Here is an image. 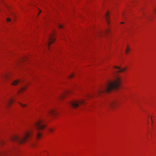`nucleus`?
<instances>
[{
    "label": "nucleus",
    "instance_id": "25",
    "mask_svg": "<svg viewBox=\"0 0 156 156\" xmlns=\"http://www.w3.org/2000/svg\"><path fill=\"white\" fill-rule=\"evenodd\" d=\"M151 121H152V123H153V122H153V120H152V118H151Z\"/></svg>",
    "mask_w": 156,
    "mask_h": 156
},
{
    "label": "nucleus",
    "instance_id": "21",
    "mask_svg": "<svg viewBox=\"0 0 156 156\" xmlns=\"http://www.w3.org/2000/svg\"><path fill=\"white\" fill-rule=\"evenodd\" d=\"M110 31V30L109 29H107L106 31H105V33H108Z\"/></svg>",
    "mask_w": 156,
    "mask_h": 156
},
{
    "label": "nucleus",
    "instance_id": "13",
    "mask_svg": "<svg viewBox=\"0 0 156 156\" xmlns=\"http://www.w3.org/2000/svg\"><path fill=\"white\" fill-rule=\"evenodd\" d=\"M41 136V133L39 132H37L36 133V136L37 139L39 138Z\"/></svg>",
    "mask_w": 156,
    "mask_h": 156
},
{
    "label": "nucleus",
    "instance_id": "10",
    "mask_svg": "<svg viewBox=\"0 0 156 156\" xmlns=\"http://www.w3.org/2000/svg\"><path fill=\"white\" fill-rule=\"evenodd\" d=\"M14 100V99L13 98H10L7 101V102L6 103L7 106H8L9 105L11 104L12 102Z\"/></svg>",
    "mask_w": 156,
    "mask_h": 156
},
{
    "label": "nucleus",
    "instance_id": "5",
    "mask_svg": "<svg viewBox=\"0 0 156 156\" xmlns=\"http://www.w3.org/2000/svg\"><path fill=\"white\" fill-rule=\"evenodd\" d=\"M54 33H53L52 34H50L49 36V37L48 39V42L47 44L48 48L50 46L51 44L54 42L55 40V39L54 37Z\"/></svg>",
    "mask_w": 156,
    "mask_h": 156
},
{
    "label": "nucleus",
    "instance_id": "22",
    "mask_svg": "<svg viewBox=\"0 0 156 156\" xmlns=\"http://www.w3.org/2000/svg\"><path fill=\"white\" fill-rule=\"evenodd\" d=\"M153 12H154V13L156 14V9L154 8L153 9Z\"/></svg>",
    "mask_w": 156,
    "mask_h": 156
},
{
    "label": "nucleus",
    "instance_id": "23",
    "mask_svg": "<svg viewBox=\"0 0 156 156\" xmlns=\"http://www.w3.org/2000/svg\"><path fill=\"white\" fill-rule=\"evenodd\" d=\"M65 96V95H63L60 97V98H62Z\"/></svg>",
    "mask_w": 156,
    "mask_h": 156
},
{
    "label": "nucleus",
    "instance_id": "3",
    "mask_svg": "<svg viewBox=\"0 0 156 156\" xmlns=\"http://www.w3.org/2000/svg\"><path fill=\"white\" fill-rule=\"evenodd\" d=\"M84 100H82L80 101H70L68 104V105L74 108H76L79 106V104L82 105L84 104Z\"/></svg>",
    "mask_w": 156,
    "mask_h": 156
},
{
    "label": "nucleus",
    "instance_id": "1",
    "mask_svg": "<svg viewBox=\"0 0 156 156\" xmlns=\"http://www.w3.org/2000/svg\"><path fill=\"white\" fill-rule=\"evenodd\" d=\"M121 83V78L117 76L114 80L109 81L105 85L101 87L99 90H97L95 93L94 94V95L102 96L105 95L114 90L118 89Z\"/></svg>",
    "mask_w": 156,
    "mask_h": 156
},
{
    "label": "nucleus",
    "instance_id": "11",
    "mask_svg": "<svg viewBox=\"0 0 156 156\" xmlns=\"http://www.w3.org/2000/svg\"><path fill=\"white\" fill-rule=\"evenodd\" d=\"M105 19L106 20L107 23L109 24V13L108 12H107L105 14Z\"/></svg>",
    "mask_w": 156,
    "mask_h": 156
},
{
    "label": "nucleus",
    "instance_id": "19",
    "mask_svg": "<svg viewBox=\"0 0 156 156\" xmlns=\"http://www.w3.org/2000/svg\"><path fill=\"white\" fill-rule=\"evenodd\" d=\"M74 76V74H72L69 76V78H72V77H73Z\"/></svg>",
    "mask_w": 156,
    "mask_h": 156
},
{
    "label": "nucleus",
    "instance_id": "26",
    "mask_svg": "<svg viewBox=\"0 0 156 156\" xmlns=\"http://www.w3.org/2000/svg\"><path fill=\"white\" fill-rule=\"evenodd\" d=\"M124 23V22H121V24H123Z\"/></svg>",
    "mask_w": 156,
    "mask_h": 156
},
{
    "label": "nucleus",
    "instance_id": "24",
    "mask_svg": "<svg viewBox=\"0 0 156 156\" xmlns=\"http://www.w3.org/2000/svg\"><path fill=\"white\" fill-rule=\"evenodd\" d=\"M26 60V59L25 58H23L22 60L23 61H24Z\"/></svg>",
    "mask_w": 156,
    "mask_h": 156
},
{
    "label": "nucleus",
    "instance_id": "9",
    "mask_svg": "<svg viewBox=\"0 0 156 156\" xmlns=\"http://www.w3.org/2000/svg\"><path fill=\"white\" fill-rule=\"evenodd\" d=\"M48 113V114L53 115H55L56 114L55 110L54 109L49 110Z\"/></svg>",
    "mask_w": 156,
    "mask_h": 156
},
{
    "label": "nucleus",
    "instance_id": "2",
    "mask_svg": "<svg viewBox=\"0 0 156 156\" xmlns=\"http://www.w3.org/2000/svg\"><path fill=\"white\" fill-rule=\"evenodd\" d=\"M32 133V132L31 130H27L20 136L17 135L12 136L11 138V139L13 141L16 142L20 144H23L26 142L30 139Z\"/></svg>",
    "mask_w": 156,
    "mask_h": 156
},
{
    "label": "nucleus",
    "instance_id": "7",
    "mask_svg": "<svg viewBox=\"0 0 156 156\" xmlns=\"http://www.w3.org/2000/svg\"><path fill=\"white\" fill-rule=\"evenodd\" d=\"M0 77L2 79H7L9 77V74L8 73H4L1 75Z\"/></svg>",
    "mask_w": 156,
    "mask_h": 156
},
{
    "label": "nucleus",
    "instance_id": "18",
    "mask_svg": "<svg viewBox=\"0 0 156 156\" xmlns=\"http://www.w3.org/2000/svg\"><path fill=\"white\" fill-rule=\"evenodd\" d=\"M7 21L8 22L11 21V19L9 18H7Z\"/></svg>",
    "mask_w": 156,
    "mask_h": 156
},
{
    "label": "nucleus",
    "instance_id": "16",
    "mask_svg": "<svg viewBox=\"0 0 156 156\" xmlns=\"http://www.w3.org/2000/svg\"><path fill=\"white\" fill-rule=\"evenodd\" d=\"M26 87H22L20 89V92H21L22 91L24 90L25 89Z\"/></svg>",
    "mask_w": 156,
    "mask_h": 156
},
{
    "label": "nucleus",
    "instance_id": "8",
    "mask_svg": "<svg viewBox=\"0 0 156 156\" xmlns=\"http://www.w3.org/2000/svg\"><path fill=\"white\" fill-rule=\"evenodd\" d=\"M114 68L115 69H120L119 70H118L117 71V73H120V72H122L124 71H125L126 69V68H124L122 69H121V67L119 66H114Z\"/></svg>",
    "mask_w": 156,
    "mask_h": 156
},
{
    "label": "nucleus",
    "instance_id": "12",
    "mask_svg": "<svg viewBox=\"0 0 156 156\" xmlns=\"http://www.w3.org/2000/svg\"><path fill=\"white\" fill-rule=\"evenodd\" d=\"M20 80H16L13 81L11 83L12 85H16L19 83L20 82Z\"/></svg>",
    "mask_w": 156,
    "mask_h": 156
},
{
    "label": "nucleus",
    "instance_id": "15",
    "mask_svg": "<svg viewBox=\"0 0 156 156\" xmlns=\"http://www.w3.org/2000/svg\"><path fill=\"white\" fill-rule=\"evenodd\" d=\"M19 104L23 107H24L26 106V105L22 104L21 103H19Z\"/></svg>",
    "mask_w": 156,
    "mask_h": 156
},
{
    "label": "nucleus",
    "instance_id": "27",
    "mask_svg": "<svg viewBox=\"0 0 156 156\" xmlns=\"http://www.w3.org/2000/svg\"><path fill=\"white\" fill-rule=\"evenodd\" d=\"M92 95H90V96H89V97H92Z\"/></svg>",
    "mask_w": 156,
    "mask_h": 156
},
{
    "label": "nucleus",
    "instance_id": "6",
    "mask_svg": "<svg viewBox=\"0 0 156 156\" xmlns=\"http://www.w3.org/2000/svg\"><path fill=\"white\" fill-rule=\"evenodd\" d=\"M117 103V101H112L109 102L107 105L108 107L113 108L116 105Z\"/></svg>",
    "mask_w": 156,
    "mask_h": 156
},
{
    "label": "nucleus",
    "instance_id": "14",
    "mask_svg": "<svg viewBox=\"0 0 156 156\" xmlns=\"http://www.w3.org/2000/svg\"><path fill=\"white\" fill-rule=\"evenodd\" d=\"M130 51V49L127 47L126 50L125 52L126 54H127L128 52Z\"/></svg>",
    "mask_w": 156,
    "mask_h": 156
},
{
    "label": "nucleus",
    "instance_id": "17",
    "mask_svg": "<svg viewBox=\"0 0 156 156\" xmlns=\"http://www.w3.org/2000/svg\"><path fill=\"white\" fill-rule=\"evenodd\" d=\"M58 26L59 28H62V27H63V25H61V24H58Z\"/></svg>",
    "mask_w": 156,
    "mask_h": 156
},
{
    "label": "nucleus",
    "instance_id": "4",
    "mask_svg": "<svg viewBox=\"0 0 156 156\" xmlns=\"http://www.w3.org/2000/svg\"><path fill=\"white\" fill-rule=\"evenodd\" d=\"M34 125L37 130L42 129L45 126V125L43 123V120H38L34 123Z\"/></svg>",
    "mask_w": 156,
    "mask_h": 156
},
{
    "label": "nucleus",
    "instance_id": "20",
    "mask_svg": "<svg viewBox=\"0 0 156 156\" xmlns=\"http://www.w3.org/2000/svg\"><path fill=\"white\" fill-rule=\"evenodd\" d=\"M48 130L50 132H52V131H53V129H51V128H49V129H48Z\"/></svg>",
    "mask_w": 156,
    "mask_h": 156
}]
</instances>
